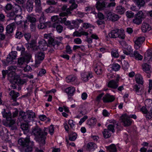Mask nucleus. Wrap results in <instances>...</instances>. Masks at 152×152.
Returning <instances> with one entry per match:
<instances>
[{
	"label": "nucleus",
	"instance_id": "nucleus-1",
	"mask_svg": "<svg viewBox=\"0 0 152 152\" xmlns=\"http://www.w3.org/2000/svg\"><path fill=\"white\" fill-rule=\"evenodd\" d=\"M31 134L35 137L41 146L45 144V139L47 134L45 130L42 131L39 127L36 126L33 129Z\"/></svg>",
	"mask_w": 152,
	"mask_h": 152
},
{
	"label": "nucleus",
	"instance_id": "nucleus-2",
	"mask_svg": "<svg viewBox=\"0 0 152 152\" xmlns=\"http://www.w3.org/2000/svg\"><path fill=\"white\" fill-rule=\"evenodd\" d=\"M18 143L24 148L26 152H31L32 151L34 142L30 140L29 137H27L25 139H20L18 140Z\"/></svg>",
	"mask_w": 152,
	"mask_h": 152
},
{
	"label": "nucleus",
	"instance_id": "nucleus-3",
	"mask_svg": "<svg viewBox=\"0 0 152 152\" xmlns=\"http://www.w3.org/2000/svg\"><path fill=\"white\" fill-rule=\"evenodd\" d=\"M110 38H115L118 37L124 39L125 37L124 31L122 28H116L112 30L108 34Z\"/></svg>",
	"mask_w": 152,
	"mask_h": 152
},
{
	"label": "nucleus",
	"instance_id": "nucleus-4",
	"mask_svg": "<svg viewBox=\"0 0 152 152\" xmlns=\"http://www.w3.org/2000/svg\"><path fill=\"white\" fill-rule=\"evenodd\" d=\"M52 34H44V38L48 40L49 46L53 47L54 49H57L58 46L60 45V42L56 39H54L52 36Z\"/></svg>",
	"mask_w": 152,
	"mask_h": 152
},
{
	"label": "nucleus",
	"instance_id": "nucleus-5",
	"mask_svg": "<svg viewBox=\"0 0 152 152\" xmlns=\"http://www.w3.org/2000/svg\"><path fill=\"white\" fill-rule=\"evenodd\" d=\"M120 121L123 123L125 126H128L131 125L132 121L127 114L125 113L122 115L120 117Z\"/></svg>",
	"mask_w": 152,
	"mask_h": 152
},
{
	"label": "nucleus",
	"instance_id": "nucleus-6",
	"mask_svg": "<svg viewBox=\"0 0 152 152\" xmlns=\"http://www.w3.org/2000/svg\"><path fill=\"white\" fill-rule=\"evenodd\" d=\"M51 19L52 21L55 22L58 20L61 23H63L66 26L70 25L71 22L69 20H66V17L62 18L59 17L58 15H54L51 17Z\"/></svg>",
	"mask_w": 152,
	"mask_h": 152
},
{
	"label": "nucleus",
	"instance_id": "nucleus-7",
	"mask_svg": "<svg viewBox=\"0 0 152 152\" xmlns=\"http://www.w3.org/2000/svg\"><path fill=\"white\" fill-rule=\"evenodd\" d=\"M38 45L37 47H34V49L37 50L38 48L40 50H45L49 46L46 41L43 39H42L38 42Z\"/></svg>",
	"mask_w": 152,
	"mask_h": 152
},
{
	"label": "nucleus",
	"instance_id": "nucleus-8",
	"mask_svg": "<svg viewBox=\"0 0 152 152\" xmlns=\"http://www.w3.org/2000/svg\"><path fill=\"white\" fill-rule=\"evenodd\" d=\"M145 40V38L143 37H140L134 38V41L135 43L134 46L136 50L139 49Z\"/></svg>",
	"mask_w": 152,
	"mask_h": 152
},
{
	"label": "nucleus",
	"instance_id": "nucleus-9",
	"mask_svg": "<svg viewBox=\"0 0 152 152\" xmlns=\"http://www.w3.org/2000/svg\"><path fill=\"white\" fill-rule=\"evenodd\" d=\"M17 56V52L16 51H12L10 52L7 57V61L8 64H11Z\"/></svg>",
	"mask_w": 152,
	"mask_h": 152
},
{
	"label": "nucleus",
	"instance_id": "nucleus-10",
	"mask_svg": "<svg viewBox=\"0 0 152 152\" xmlns=\"http://www.w3.org/2000/svg\"><path fill=\"white\" fill-rule=\"evenodd\" d=\"M15 123V121L14 119H10L5 122H3V124L6 126H8L11 127V129L12 130L16 129L15 126H14V125Z\"/></svg>",
	"mask_w": 152,
	"mask_h": 152
},
{
	"label": "nucleus",
	"instance_id": "nucleus-11",
	"mask_svg": "<svg viewBox=\"0 0 152 152\" xmlns=\"http://www.w3.org/2000/svg\"><path fill=\"white\" fill-rule=\"evenodd\" d=\"M10 94L11 97L13 101L15 102L13 104V105H18V103L16 102V99L17 97L19 96V93L17 92H15L14 90H12L10 92Z\"/></svg>",
	"mask_w": 152,
	"mask_h": 152
},
{
	"label": "nucleus",
	"instance_id": "nucleus-12",
	"mask_svg": "<svg viewBox=\"0 0 152 152\" xmlns=\"http://www.w3.org/2000/svg\"><path fill=\"white\" fill-rule=\"evenodd\" d=\"M52 27L56 30L59 33H61L63 30L64 27L58 22L53 23L52 25Z\"/></svg>",
	"mask_w": 152,
	"mask_h": 152
},
{
	"label": "nucleus",
	"instance_id": "nucleus-13",
	"mask_svg": "<svg viewBox=\"0 0 152 152\" xmlns=\"http://www.w3.org/2000/svg\"><path fill=\"white\" fill-rule=\"evenodd\" d=\"M34 3L35 5V11L37 12L38 13H41L42 12V7L41 1L40 0H35Z\"/></svg>",
	"mask_w": 152,
	"mask_h": 152
},
{
	"label": "nucleus",
	"instance_id": "nucleus-14",
	"mask_svg": "<svg viewBox=\"0 0 152 152\" xmlns=\"http://www.w3.org/2000/svg\"><path fill=\"white\" fill-rule=\"evenodd\" d=\"M107 18L112 21H117L119 18L120 17L117 14L112 13L110 12H108L107 13Z\"/></svg>",
	"mask_w": 152,
	"mask_h": 152
},
{
	"label": "nucleus",
	"instance_id": "nucleus-15",
	"mask_svg": "<svg viewBox=\"0 0 152 152\" xmlns=\"http://www.w3.org/2000/svg\"><path fill=\"white\" fill-rule=\"evenodd\" d=\"M119 79L117 78L115 80H110L108 84V87L113 89L117 88L119 85Z\"/></svg>",
	"mask_w": 152,
	"mask_h": 152
},
{
	"label": "nucleus",
	"instance_id": "nucleus-16",
	"mask_svg": "<svg viewBox=\"0 0 152 152\" xmlns=\"http://www.w3.org/2000/svg\"><path fill=\"white\" fill-rule=\"evenodd\" d=\"M92 77V73L91 72H83L81 74V79L85 82L87 81L89 79L91 78Z\"/></svg>",
	"mask_w": 152,
	"mask_h": 152
},
{
	"label": "nucleus",
	"instance_id": "nucleus-17",
	"mask_svg": "<svg viewBox=\"0 0 152 152\" xmlns=\"http://www.w3.org/2000/svg\"><path fill=\"white\" fill-rule=\"evenodd\" d=\"M115 99L114 97L108 94H106L103 97L102 100L104 102L108 103L113 102Z\"/></svg>",
	"mask_w": 152,
	"mask_h": 152
},
{
	"label": "nucleus",
	"instance_id": "nucleus-18",
	"mask_svg": "<svg viewBox=\"0 0 152 152\" xmlns=\"http://www.w3.org/2000/svg\"><path fill=\"white\" fill-rule=\"evenodd\" d=\"M45 17L43 13L42 14L40 18V23L38 25V27L39 28L43 29L45 28L46 27V23H45L44 20Z\"/></svg>",
	"mask_w": 152,
	"mask_h": 152
},
{
	"label": "nucleus",
	"instance_id": "nucleus-19",
	"mask_svg": "<svg viewBox=\"0 0 152 152\" xmlns=\"http://www.w3.org/2000/svg\"><path fill=\"white\" fill-rule=\"evenodd\" d=\"M110 124H109L107 127V129L113 133L115 132V130L114 128L115 126H118V124L116 121L114 120L110 122Z\"/></svg>",
	"mask_w": 152,
	"mask_h": 152
},
{
	"label": "nucleus",
	"instance_id": "nucleus-20",
	"mask_svg": "<svg viewBox=\"0 0 152 152\" xmlns=\"http://www.w3.org/2000/svg\"><path fill=\"white\" fill-rule=\"evenodd\" d=\"M142 31L144 33L148 32L151 30V26L148 23L143 22L141 26Z\"/></svg>",
	"mask_w": 152,
	"mask_h": 152
},
{
	"label": "nucleus",
	"instance_id": "nucleus-21",
	"mask_svg": "<svg viewBox=\"0 0 152 152\" xmlns=\"http://www.w3.org/2000/svg\"><path fill=\"white\" fill-rule=\"evenodd\" d=\"M35 117V113L32 111H28L27 114L26 119L25 120V122L28 123Z\"/></svg>",
	"mask_w": 152,
	"mask_h": 152
},
{
	"label": "nucleus",
	"instance_id": "nucleus-22",
	"mask_svg": "<svg viewBox=\"0 0 152 152\" xmlns=\"http://www.w3.org/2000/svg\"><path fill=\"white\" fill-rule=\"evenodd\" d=\"M15 26L16 24L14 22L8 25L6 28L7 32L8 34L12 33L14 29L15 28Z\"/></svg>",
	"mask_w": 152,
	"mask_h": 152
},
{
	"label": "nucleus",
	"instance_id": "nucleus-23",
	"mask_svg": "<svg viewBox=\"0 0 152 152\" xmlns=\"http://www.w3.org/2000/svg\"><path fill=\"white\" fill-rule=\"evenodd\" d=\"M130 56L134 57L136 60H141L143 58L142 56L141 55L137 50H135L133 54L130 53Z\"/></svg>",
	"mask_w": 152,
	"mask_h": 152
},
{
	"label": "nucleus",
	"instance_id": "nucleus-24",
	"mask_svg": "<svg viewBox=\"0 0 152 152\" xmlns=\"http://www.w3.org/2000/svg\"><path fill=\"white\" fill-rule=\"evenodd\" d=\"M33 0H28L26 2V8L29 12H31L33 8Z\"/></svg>",
	"mask_w": 152,
	"mask_h": 152
},
{
	"label": "nucleus",
	"instance_id": "nucleus-25",
	"mask_svg": "<svg viewBox=\"0 0 152 152\" xmlns=\"http://www.w3.org/2000/svg\"><path fill=\"white\" fill-rule=\"evenodd\" d=\"M98 1L97 2L96 4V7L98 10H103L104 7H105L107 3H106L104 1L101 2L97 0Z\"/></svg>",
	"mask_w": 152,
	"mask_h": 152
},
{
	"label": "nucleus",
	"instance_id": "nucleus-26",
	"mask_svg": "<svg viewBox=\"0 0 152 152\" xmlns=\"http://www.w3.org/2000/svg\"><path fill=\"white\" fill-rule=\"evenodd\" d=\"M11 16H12L15 18V22L17 24H19L21 23L23 19L21 16L20 15L15 16L13 12L11 13L10 16L11 17Z\"/></svg>",
	"mask_w": 152,
	"mask_h": 152
},
{
	"label": "nucleus",
	"instance_id": "nucleus-27",
	"mask_svg": "<svg viewBox=\"0 0 152 152\" xmlns=\"http://www.w3.org/2000/svg\"><path fill=\"white\" fill-rule=\"evenodd\" d=\"M97 148L96 145L94 143L90 142L87 145V150L89 151H94Z\"/></svg>",
	"mask_w": 152,
	"mask_h": 152
},
{
	"label": "nucleus",
	"instance_id": "nucleus-28",
	"mask_svg": "<svg viewBox=\"0 0 152 152\" xmlns=\"http://www.w3.org/2000/svg\"><path fill=\"white\" fill-rule=\"evenodd\" d=\"M1 113L3 117L6 118L7 120L10 119L12 118L11 113L10 111L6 112L5 110L4 109L3 111Z\"/></svg>",
	"mask_w": 152,
	"mask_h": 152
},
{
	"label": "nucleus",
	"instance_id": "nucleus-29",
	"mask_svg": "<svg viewBox=\"0 0 152 152\" xmlns=\"http://www.w3.org/2000/svg\"><path fill=\"white\" fill-rule=\"evenodd\" d=\"M1 113L3 117L6 118L7 120L10 119L12 118L11 113L10 111L6 112L5 110L4 109L3 111Z\"/></svg>",
	"mask_w": 152,
	"mask_h": 152
},
{
	"label": "nucleus",
	"instance_id": "nucleus-30",
	"mask_svg": "<svg viewBox=\"0 0 152 152\" xmlns=\"http://www.w3.org/2000/svg\"><path fill=\"white\" fill-rule=\"evenodd\" d=\"M88 35V33L87 32L82 31L79 32L76 31L73 33L72 35L73 37H81L82 35L87 36Z\"/></svg>",
	"mask_w": 152,
	"mask_h": 152
},
{
	"label": "nucleus",
	"instance_id": "nucleus-31",
	"mask_svg": "<svg viewBox=\"0 0 152 152\" xmlns=\"http://www.w3.org/2000/svg\"><path fill=\"white\" fill-rule=\"evenodd\" d=\"M75 91V89L74 87L71 86L66 88L65 89V92L68 95L72 96Z\"/></svg>",
	"mask_w": 152,
	"mask_h": 152
},
{
	"label": "nucleus",
	"instance_id": "nucleus-32",
	"mask_svg": "<svg viewBox=\"0 0 152 152\" xmlns=\"http://www.w3.org/2000/svg\"><path fill=\"white\" fill-rule=\"evenodd\" d=\"M142 67L143 71L146 73H149L151 72V66L147 63H143L142 65Z\"/></svg>",
	"mask_w": 152,
	"mask_h": 152
},
{
	"label": "nucleus",
	"instance_id": "nucleus-33",
	"mask_svg": "<svg viewBox=\"0 0 152 152\" xmlns=\"http://www.w3.org/2000/svg\"><path fill=\"white\" fill-rule=\"evenodd\" d=\"M108 152H117L116 147L114 144L106 147Z\"/></svg>",
	"mask_w": 152,
	"mask_h": 152
},
{
	"label": "nucleus",
	"instance_id": "nucleus-34",
	"mask_svg": "<svg viewBox=\"0 0 152 152\" xmlns=\"http://www.w3.org/2000/svg\"><path fill=\"white\" fill-rule=\"evenodd\" d=\"M35 58L38 61H42L45 58V54L42 52H39L35 55Z\"/></svg>",
	"mask_w": 152,
	"mask_h": 152
},
{
	"label": "nucleus",
	"instance_id": "nucleus-35",
	"mask_svg": "<svg viewBox=\"0 0 152 152\" xmlns=\"http://www.w3.org/2000/svg\"><path fill=\"white\" fill-rule=\"evenodd\" d=\"M26 18L31 23H34L36 21L35 16L33 14L27 15Z\"/></svg>",
	"mask_w": 152,
	"mask_h": 152
},
{
	"label": "nucleus",
	"instance_id": "nucleus-36",
	"mask_svg": "<svg viewBox=\"0 0 152 152\" xmlns=\"http://www.w3.org/2000/svg\"><path fill=\"white\" fill-rule=\"evenodd\" d=\"M132 1L139 7L144 6L145 4V1L144 0H132Z\"/></svg>",
	"mask_w": 152,
	"mask_h": 152
},
{
	"label": "nucleus",
	"instance_id": "nucleus-37",
	"mask_svg": "<svg viewBox=\"0 0 152 152\" xmlns=\"http://www.w3.org/2000/svg\"><path fill=\"white\" fill-rule=\"evenodd\" d=\"M136 81L137 83L142 84L143 83L142 77L140 74H137L135 76Z\"/></svg>",
	"mask_w": 152,
	"mask_h": 152
},
{
	"label": "nucleus",
	"instance_id": "nucleus-38",
	"mask_svg": "<svg viewBox=\"0 0 152 152\" xmlns=\"http://www.w3.org/2000/svg\"><path fill=\"white\" fill-rule=\"evenodd\" d=\"M142 20L140 18L136 16L133 19L132 22L134 24L139 25L142 23Z\"/></svg>",
	"mask_w": 152,
	"mask_h": 152
},
{
	"label": "nucleus",
	"instance_id": "nucleus-39",
	"mask_svg": "<svg viewBox=\"0 0 152 152\" xmlns=\"http://www.w3.org/2000/svg\"><path fill=\"white\" fill-rule=\"evenodd\" d=\"M25 58L23 57H21L18 58V64L20 67H22L25 65H26Z\"/></svg>",
	"mask_w": 152,
	"mask_h": 152
},
{
	"label": "nucleus",
	"instance_id": "nucleus-40",
	"mask_svg": "<svg viewBox=\"0 0 152 152\" xmlns=\"http://www.w3.org/2000/svg\"><path fill=\"white\" fill-rule=\"evenodd\" d=\"M75 76L73 75H70L66 77V80L67 82L69 83L74 81L76 79Z\"/></svg>",
	"mask_w": 152,
	"mask_h": 152
},
{
	"label": "nucleus",
	"instance_id": "nucleus-41",
	"mask_svg": "<svg viewBox=\"0 0 152 152\" xmlns=\"http://www.w3.org/2000/svg\"><path fill=\"white\" fill-rule=\"evenodd\" d=\"M94 71L97 74H100L102 72V68L101 66L97 65L95 66L94 69Z\"/></svg>",
	"mask_w": 152,
	"mask_h": 152
},
{
	"label": "nucleus",
	"instance_id": "nucleus-42",
	"mask_svg": "<svg viewBox=\"0 0 152 152\" xmlns=\"http://www.w3.org/2000/svg\"><path fill=\"white\" fill-rule=\"evenodd\" d=\"M15 72H9L8 75V79L10 82H12L15 79Z\"/></svg>",
	"mask_w": 152,
	"mask_h": 152
},
{
	"label": "nucleus",
	"instance_id": "nucleus-43",
	"mask_svg": "<svg viewBox=\"0 0 152 152\" xmlns=\"http://www.w3.org/2000/svg\"><path fill=\"white\" fill-rule=\"evenodd\" d=\"M136 15V16L140 18L142 20H143L145 18V13L143 12L142 11H138Z\"/></svg>",
	"mask_w": 152,
	"mask_h": 152
},
{
	"label": "nucleus",
	"instance_id": "nucleus-44",
	"mask_svg": "<svg viewBox=\"0 0 152 152\" xmlns=\"http://www.w3.org/2000/svg\"><path fill=\"white\" fill-rule=\"evenodd\" d=\"M103 134L104 137L105 138H108L111 136V134L107 129H105L104 131L103 132Z\"/></svg>",
	"mask_w": 152,
	"mask_h": 152
},
{
	"label": "nucleus",
	"instance_id": "nucleus-45",
	"mask_svg": "<svg viewBox=\"0 0 152 152\" xmlns=\"http://www.w3.org/2000/svg\"><path fill=\"white\" fill-rule=\"evenodd\" d=\"M117 12L120 14H123L124 12V8L121 6H118L116 8Z\"/></svg>",
	"mask_w": 152,
	"mask_h": 152
},
{
	"label": "nucleus",
	"instance_id": "nucleus-46",
	"mask_svg": "<svg viewBox=\"0 0 152 152\" xmlns=\"http://www.w3.org/2000/svg\"><path fill=\"white\" fill-rule=\"evenodd\" d=\"M120 66L118 64H113L112 65V69L115 71H117L119 70L120 68Z\"/></svg>",
	"mask_w": 152,
	"mask_h": 152
},
{
	"label": "nucleus",
	"instance_id": "nucleus-47",
	"mask_svg": "<svg viewBox=\"0 0 152 152\" xmlns=\"http://www.w3.org/2000/svg\"><path fill=\"white\" fill-rule=\"evenodd\" d=\"M112 56L115 58H118L119 57V54L117 50L113 49L111 52Z\"/></svg>",
	"mask_w": 152,
	"mask_h": 152
},
{
	"label": "nucleus",
	"instance_id": "nucleus-48",
	"mask_svg": "<svg viewBox=\"0 0 152 152\" xmlns=\"http://www.w3.org/2000/svg\"><path fill=\"white\" fill-rule=\"evenodd\" d=\"M96 119H91L87 121V124L91 126L94 125L96 124Z\"/></svg>",
	"mask_w": 152,
	"mask_h": 152
},
{
	"label": "nucleus",
	"instance_id": "nucleus-49",
	"mask_svg": "<svg viewBox=\"0 0 152 152\" xmlns=\"http://www.w3.org/2000/svg\"><path fill=\"white\" fill-rule=\"evenodd\" d=\"M77 137V134L74 132L72 133V134H71L69 137V139L71 141H75Z\"/></svg>",
	"mask_w": 152,
	"mask_h": 152
},
{
	"label": "nucleus",
	"instance_id": "nucleus-50",
	"mask_svg": "<svg viewBox=\"0 0 152 152\" xmlns=\"http://www.w3.org/2000/svg\"><path fill=\"white\" fill-rule=\"evenodd\" d=\"M20 117L25 122V120L26 119L27 114L24 112L21 111L20 112Z\"/></svg>",
	"mask_w": 152,
	"mask_h": 152
},
{
	"label": "nucleus",
	"instance_id": "nucleus-51",
	"mask_svg": "<svg viewBox=\"0 0 152 152\" xmlns=\"http://www.w3.org/2000/svg\"><path fill=\"white\" fill-rule=\"evenodd\" d=\"M134 13L130 11H128L126 12V16L129 18H132L134 16Z\"/></svg>",
	"mask_w": 152,
	"mask_h": 152
},
{
	"label": "nucleus",
	"instance_id": "nucleus-52",
	"mask_svg": "<svg viewBox=\"0 0 152 152\" xmlns=\"http://www.w3.org/2000/svg\"><path fill=\"white\" fill-rule=\"evenodd\" d=\"M16 49L18 51H21V54L22 55H24V52L25 49L24 48L23 46L22 45H21V46H17V47Z\"/></svg>",
	"mask_w": 152,
	"mask_h": 152
},
{
	"label": "nucleus",
	"instance_id": "nucleus-53",
	"mask_svg": "<svg viewBox=\"0 0 152 152\" xmlns=\"http://www.w3.org/2000/svg\"><path fill=\"white\" fill-rule=\"evenodd\" d=\"M122 64L123 68L124 69L126 70L129 68V65L128 62L126 61H124L122 63Z\"/></svg>",
	"mask_w": 152,
	"mask_h": 152
},
{
	"label": "nucleus",
	"instance_id": "nucleus-54",
	"mask_svg": "<svg viewBox=\"0 0 152 152\" xmlns=\"http://www.w3.org/2000/svg\"><path fill=\"white\" fill-rule=\"evenodd\" d=\"M17 67L15 66H12L8 67V70L10 72H15Z\"/></svg>",
	"mask_w": 152,
	"mask_h": 152
},
{
	"label": "nucleus",
	"instance_id": "nucleus-55",
	"mask_svg": "<svg viewBox=\"0 0 152 152\" xmlns=\"http://www.w3.org/2000/svg\"><path fill=\"white\" fill-rule=\"evenodd\" d=\"M21 128L22 130L27 132L28 131V125L26 124H21L20 125Z\"/></svg>",
	"mask_w": 152,
	"mask_h": 152
},
{
	"label": "nucleus",
	"instance_id": "nucleus-56",
	"mask_svg": "<svg viewBox=\"0 0 152 152\" xmlns=\"http://www.w3.org/2000/svg\"><path fill=\"white\" fill-rule=\"evenodd\" d=\"M46 3L50 5H53L56 4L57 2L53 0H48L46 1Z\"/></svg>",
	"mask_w": 152,
	"mask_h": 152
},
{
	"label": "nucleus",
	"instance_id": "nucleus-57",
	"mask_svg": "<svg viewBox=\"0 0 152 152\" xmlns=\"http://www.w3.org/2000/svg\"><path fill=\"white\" fill-rule=\"evenodd\" d=\"M23 36V34L21 32L17 31L15 34V37L17 39H20Z\"/></svg>",
	"mask_w": 152,
	"mask_h": 152
},
{
	"label": "nucleus",
	"instance_id": "nucleus-58",
	"mask_svg": "<svg viewBox=\"0 0 152 152\" xmlns=\"http://www.w3.org/2000/svg\"><path fill=\"white\" fill-rule=\"evenodd\" d=\"M68 124L71 129H73L75 125V123L72 120H69L68 121Z\"/></svg>",
	"mask_w": 152,
	"mask_h": 152
},
{
	"label": "nucleus",
	"instance_id": "nucleus-59",
	"mask_svg": "<svg viewBox=\"0 0 152 152\" xmlns=\"http://www.w3.org/2000/svg\"><path fill=\"white\" fill-rule=\"evenodd\" d=\"M74 42L77 44H80L82 42L81 39L79 38L74 39Z\"/></svg>",
	"mask_w": 152,
	"mask_h": 152
},
{
	"label": "nucleus",
	"instance_id": "nucleus-60",
	"mask_svg": "<svg viewBox=\"0 0 152 152\" xmlns=\"http://www.w3.org/2000/svg\"><path fill=\"white\" fill-rule=\"evenodd\" d=\"M20 10V7L18 5H16L13 8V10L15 12L17 13Z\"/></svg>",
	"mask_w": 152,
	"mask_h": 152
},
{
	"label": "nucleus",
	"instance_id": "nucleus-61",
	"mask_svg": "<svg viewBox=\"0 0 152 152\" xmlns=\"http://www.w3.org/2000/svg\"><path fill=\"white\" fill-rule=\"evenodd\" d=\"M46 73V71L45 69H41L39 71L38 75L40 76H42L45 74Z\"/></svg>",
	"mask_w": 152,
	"mask_h": 152
},
{
	"label": "nucleus",
	"instance_id": "nucleus-62",
	"mask_svg": "<svg viewBox=\"0 0 152 152\" xmlns=\"http://www.w3.org/2000/svg\"><path fill=\"white\" fill-rule=\"evenodd\" d=\"M88 117L87 115L84 116L83 118H81L80 119V121L79 122V124L80 125L82 124L88 118Z\"/></svg>",
	"mask_w": 152,
	"mask_h": 152
},
{
	"label": "nucleus",
	"instance_id": "nucleus-63",
	"mask_svg": "<svg viewBox=\"0 0 152 152\" xmlns=\"http://www.w3.org/2000/svg\"><path fill=\"white\" fill-rule=\"evenodd\" d=\"M92 25L88 23H84L83 24V27L85 29H87L91 27Z\"/></svg>",
	"mask_w": 152,
	"mask_h": 152
},
{
	"label": "nucleus",
	"instance_id": "nucleus-64",
	"mask_svg": "<svg viewBox=\"0 0 152 152\" xmlns=\"http://www.w3.org/2000/svg\"><path fill=\"white\" fill-rule=\"evenodd\" d=\"M152 107L151 108L150 110L149 111V114L148 113L146 115V118H148L149 119H151L152 118Z\"/></svg>",
	"mask_w": 152,
	"mask_h": 152
}]
</instances>
